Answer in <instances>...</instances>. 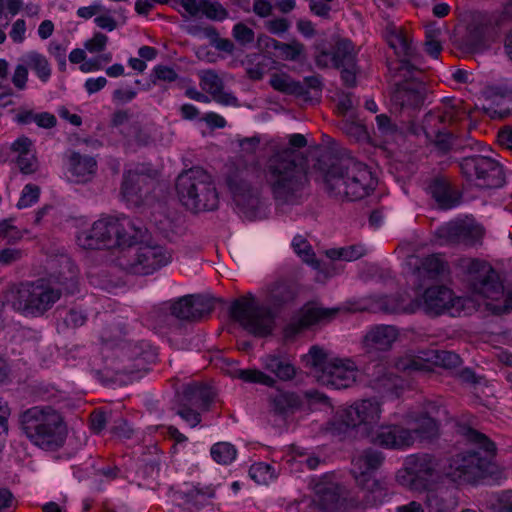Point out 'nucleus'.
I'll list each match as a JSON object with an SVG mask.
<instances>
[{"label":"nucleus","mask_w":512,"mask_h":512,"mask_svg":"<svg viewBox=\"0 0 512 512\" xmlns=\"http://www.w3.org/2000/svg\"><path fill=\"white\" fill-rule=\"evenodd\" d=\"M258 45H264L266 48H273L278 51V57L284 61H302L305 59V46L298 40H292L288 43L280 42L267 35L260 34L257 39Z\"/></svg>","instance_id":"nucleus-29"},{"label":"nucleus","mask_w":512,"mask_h":512,"mask_svg":"<svg viewBox=\"0 0 512 512\" xmlns=\"http://www.w3.org/2000/svg\"><path fill=\"white\" fill-rule=\"evenodd\" d=\"M91 228L103 247L124 248L136 240L139 231L127 217H104L95 221Z\"/></svg>","instance_id":"nucleus-14"},{"label":"nucleus","mask_w":512,"mask_h":512,"mask_svg":"<svg viewBox=\"0 0 512 512\" xmlns=\"http://www.w3.org/2000/svg\"><path fill=\"white\" fill-rule=\"evenodd\" d=\"M185 397L187 403L177 411V414L191 427H195L200 423L201 418L199 412L192 409V407L199 410H206L211 400L210 395L206 389L200 386H194L187 388Z\"/></svg>","instance_id":"nucleus-26"},{"label":"nucleus","mask_w":512,"mask_h":512,"mask_svg":"<svg viewBox=\"0 0 512 512\" xmlns=\"http://www.w3.org/2000/svg\"><path fill=\"white\" fill-rule=\"evenodd\" d=\"M20 425L26 437L43 449H56L64 443V420L51 406H34L27 409L20 416Z\"/></svg>","instance_id":"nucleus-5"},{"label":"nucleus","mask_w":512,"mask_h":512,"mask_svg":"<svg viewBox=\"0 0 512 512\" xmlns=\"http://www.w3.org/2000/svg\"><path fill=\"white\" fill-rule=\"evenodd\" d=\"M383 460V454L373 449L358 453L352 460V473L355 479L372 475L371 473L381 466Z\"/></svg>","instance_id":"nucleus-31"},{"label":"nucleus","mask_w":512,"mask_h":512,"mask_svg":"<svg viewBox=\"0 0 512 512\" xmlns=\"http://www.w3.org/2000/svg\"><path fill=\"white\" fill-rule=\"evenodd\" d=\"M410 429L417 435V440L431 439L438 434V425L429 416L419 418L416 426Z\"/></svg>","instance_id":"nucleus-47"},{"label":"nucleus","mask_w":512,"mask_h":512,"mask_svg":"<svg viewBox=\"0 0 512 512\" xmlns=\"http://www.w3.org/2000/svg\"><path fill=\"white\" fill-rule=\"evenodd\" d=\"M155 81H163V82H173L176 81L178 78V74L176 71L166 65H158L153 70Z\"/></svg>","instance_id":"nucleus-59"},{"label":"nucleus","mask_w":512,"mask_h":512,"mask_svg":"<svg viewBox=\"0 0 512 512\" xmlns=\"http://www.w3.org/2000/svg\"><path fill=\"white\" fill-rule=\"evenodd\" d=\"M77 243L84 249H99L103 247L98 237L94 235L91 227L84 229L77 234Z\"/></svg>","instance_id":"nucleus-52"},{"label":"nucleus","mask_w":512,"mask_h":512,"mask_svg":"<svg viewBox=\"0 0 512 512\" xmlns=\"http://www.w3.org/2000/svg\"><path fill=\"white\" fill-rule=\"evenodd\" d=\"M249 172L244 169L229 175L227 184L236 206L247 218L258 217L261 208L259 192L248 181Z\"/></svg>","instance_id":"nucleus-18"},{"label":"nucleus","mask_w":512,"mask_h":512,"mask_svg":"<svg viewBox=\"0 0 512 512\" xmlns=\"http://www.w3.org/2000/svg\"><path fill=\"white\" fill-rule=\"evenodd\" d=\"M293 298L291 287L285 282H276L268 289L267 305L279 306Z\"/></svg>","instance_id":"nucleus-41"},{"label":"nucleus","mask_w":512,"mask_h":512,"mask_svg":"<svg viewBox=\"0 0 512 512\" xmlns=\"http://www.w3.org/2000/svg\"><path fill=\"white\" fill-rule=\"evenodd\" d=\"M179 201L192 212L213 211L219 205V195L211 176L193 168L181 173L176 180Z\"/></svg>","instance_id":"nucleus-7"},{"label":"nucleus","mask_w":512,"mask_h":512,"mask_svg":"<svg viewBox=\"0 0 512 512\" xmlns=\"http://www.w3.org/2000/svg\"><path fill=\"white\" fill-rule=\"evenodd\" d=\"M11 150L17 154V156L26 155L28 153L33 152V144L32 141L25 137H19L12 143Z\"/></svg>","instance_id":"nucleus-63"},{"label":"nucleus","mask_w":512,"mask_h":512,"mask_svg":"<svg viewBox=\"0 0 512 512\" xmlns=\"http://www.w3.org/2000/svg\"><path fill=\"white\" fill-rule=\"evenodd\" d=\"M107 43L108 37L101 32H96L84 43V48L90 53H99L105 50Z\"/></svg>","instance_id":"nucleus-56"},{"label":"nucleus","mask_w":512,"mask_h":512,"mask_svg":"<svg viewBox=\"0 0 512 512\" xmlns=\"http://www.w3.org/2000/svg\"><path fill=\"white\" fill-rule=\"evenodd\" d=\"M327 192L340 200H359L370 194L375 179L366 165L352 159L340 160L323 170Z\"/></svg>","instance_id":"nucleus-3"},{"label":"nucleus","mask_w":512,"mask_h":512,"mask_svg":"<svg viewBox=\"0 0 512 512\" xmlns=\"http://www.w3.org/2000/svg\"><path fill=\"white\" fill-rule=\"evenodd\" d=\"M292 247L294 252L303 260V262L311 265L318 270L317 280L324 281L329 277L328 273L322 271L319 261L315 257V253L309 242L301 235L293 238Z\"/></svg>","instance_id":"nucleus-32"},{"label":"nucleus","mask_w":512,"mask_h":512,"mask_svg":"<svg viewBox=\"0 0 512 512\" xmlns=\"http://www.w3.org/2000/svg\"><path fill=\"white\" fill-rule=\"evenodd\" d=\"M16 162L20 170L25 174H30L37 169V159L34 151L26 155L17 156Z\"/></svg>","instance_id":"nucleus-58"},{"label":"nucleus","mask_w":512,"mask_h":512,"mask_svg":"<svg viewBox=\"0 0 512 512\" xmlns=\"http://www.w3.org/2000/svg\"><path fill=\"white\" fill-rule=\"evenodd\" d=\"M201 12L213 20H223L228 16L227 10L216 0H202Z\"/></svg>","instance_id":"nucleus-50"},{"label":"nucleus","mask_w":512,"mask_h":512,"mask_svg":"<svg viewBox=\"0 0 512 512\" xmlns=\"http://www.w3.org/2000/svg\"><path fill=\"white\" fill-rule=\"evenodd\" d=\"M269 83L273 89L281 93L302 95L305 92L304 86L286 73H273Z\"/></svg>","instance_id":"nucleus-35"},{"label":"nucleus","mask_w":512,"mask_h":512,"mask_svg":"<svg viewBox=\"0 0 512 512\" xmlns=\"http://www.w3.org/2000/svg\"><path fill=\"white\" fill-rule=\"evenodd\" d=\"M422 309L429 315L449 313L451 316H459L462 312L469 313L475 309V303L467 298L457 297L445 286H432L425 290L420 299L416 300L409 308H402L409 312Z\"/></svg>","instance_id":"nucleus-13"},{"label":"nucleus","mask_w":512,"mask_h":512,"mask_svg":"<svg viewBox=\"0 0 512 512\" xmlns=\"http://www.w3.org/2000/svg\"><path fill=\"white\" fill-rule=\"evenodd\" d=\"M394 366L397 370L404 372H429L432 370L430 359L408 354L397 358Z\"/></svg>","instance_id":"nucleus-36"},{"label":"nucleus","mask_w":512,"mask_h":512,"mask_svg":"<svg viewBox=\"0 0 512 512\" xmlns=\"http://www.w3.org/2000/svg\"><path fill=\"white\" fill-rule=\"evenodd\" d=\"M454 484L442 482L424 491L425 502L433 512H450L457 506Z\"/></svg>","instance_id":"nucleus-27"},{"label":"nucleus","mask_w":512,"mask_h":512,"mask_svg":"<svg viewBox=\"0 0 512 512\" xmlns=\"http://www.w3.org/2000/svg\"><path fill=\"white\" fill-rule=\"evenodd\" d=\"M24 256V251L19 248H4L0 250V265L9 266L19 262Z\"/></svg>","instance_id":"nucleus-57"},{"label":"nucleus","mask_w":512,"mask_h":512,"mask_svg":"<svg viewBox=\"0 0 512 512\" xmlns=\"http://www.w3.org/2000/svg\"><path fill=\"white\" fill-rule=\"evenodd\" d=\"M28 80V66H26L23 62L15 67L12 83L19 90H24L26 88V83Z\"/></svg>","instance_id":"nucleus-60"},{"label":"nucleus","mask_w":512,"mask_h":512,"mask_svg":"<svg viewBox=\"0 0 512 512\" xmlns=\"http://www.w3.org/2000/svg\"><path fill=\"white\" fill-rule=\"evenodd\" d=\"M421 72L410 68V72L406 76L398 75L397 78H403V81H396V89L393 93L392 100L400 108H418L420 107L426 96V86L420 79Z\"/></svg>","instance_id":"nucleus-19"},{"label":"nucleus","mask_w":512,"mask_h":512,"mask_svg":"<svg viewBox=\"0 0 512 512\" xmlns=\"http://www.w3.org/2000/svg\"><path fill=\"white\" fill-rule=\"evenodd\" d=\"M397 480L402 486L416 492H424L439 483L448 482L445 464L430 454L408 456L404 468L397 474Z\"/></svg>","instance_id":"nucleus-8"},{"label":"nucleus","mask_w":512,"mask_h":512,"mask_svg":"<svg viewBox=\"0 0 512 512\" xmlns=\"http://www.w3.org/2000/svg\"><path fill=\"white\" fill-rule=\"evenodd\" d=\"M338 490L337 486L332 485L322 492L319 501L323 509L332 511L339 508L340 493Z\"/></svg>","instance_id":"nucleus-51"},{"label":"nucleus","mask_w":512,"mask_h":512,"mask_svg":"<svg viewBox=\"0 0 512 512\" xmlns=\"http://www.w3.org/2000/svg\"><path fill=\"white\" fill-rule=\"evenodd\" d=\"M340 312V308H324L319 305L305 306L299 315V318L291 322L285 329V337H293L303 328L314 324L326 323L334 319Z\"/></svg>","instance_id":"nucleus-23"},{"label":"nucleus","mask_w":512,"mask_h":512,"mask_svg":"<svg viewBox=\"0 0 512 512\" xmlns=\"http://www.w3.org/2000/svg\"><path fill=\"white\" fill-rule=\"evenodd\" d=\"M467 439L479 450L469 449L453 456L445 464L448 482L470 483L481 477L488 464V457L494 452V444L483 434L467 429Z\"/></svg>","instance_id":"nucleus-6"},{"label":"nucleus","mask_w":512,"mask_h":512,"mask_svg":"<svg viewBox=\"0 0 512 512\" xmlns=\"http://www.w3.org/2000/svg\"><path fill=\"white\" fill-rule=\"evenodd\" d=\"M434 363L447 369H452L460 365V357L451 351H440L434 355Z\"/></svg>","instance_id":"nucleus-55"},{"label":"nucleus","mask_w":512,"mask_h":512,"mask_svg":"<svg viewBox=\"0 0 512 512\" xmlns=\"http://www.w3.org/2000/svg\"><path fill=\"white\" fill-rule=\"evenodd\" d=\"M382 411V403L378 399H361L344 410L342 420L347 427L369 438L376 430Z\"/></svg>","instance_id":"nucleus-16"},{"label":"nucleus","mask_w":512,"mask_h":512,"mask_svg":"<svg viewBox=\"0 0 512 512\" xmlns=\"http://www.w3.org/2000/svg\"><path fill=\"white\" fill-rule=\"evenodd\" d=\"M460 267L467 274L474 298H468L475 303V308L484 304L495 314H501L512 309V298L504 291L497 273L492 267L482 261L464 258L459 261Z\"/></svg>","instance_id":"nucleus-2"},{"label":"nucleus","mask_w":512,"mask_h":512,"mask_svg":"<svg viewBox=\"0 0 512 512\" xmlns=\"http://www.w3.org/2000/svg\"><path fill=\"white\" fill-rule=\"evenodd\" d=\"M94 22L97 27L107 31H113L117 27V21L111 15L110 11L105 8L104 12L98 14L97 17L94 18Z\"/></svg>","instance_id":"nucleus-61"},{"label":"nucleus","mask_w":512,"mask_h":512,"mask_svg":"<svg viewBox=\"0 0 512 512\" xmlns=\"http://www.w3.org/2000/svg\"><path fill=\"white\" fill-rule=\"evenodd\" d=\"M464 114L465 111L460 108V102H454L446 105L442 114L431 113L427 115L425 121L427 124H431L435 120H439L443 123H452L459 120Z\"/></svg>","instance_id":"nucleus-45"},{"label":"nucleus","mask_w":512,"mask_h":512,"mask_svg":"<svg viewBox=\"0 0 512 512\" xmlns=\"http://www.w3.org/2000/svg\"><path fill=\"white\" fill-rule=\"evenodd\" d=\"M265 27L272 34L282 35L288 31L290 24L285 18H277L266 21Z\"/></svg>","instance_id":"nucleus-62"},{"label":"nucleus","mask_w":512,"mask_h":512,"mask_svg":"<svg viewBox=\"0 0 512 512\" xmlns=\"http://www.w3.org/2000/svg\"><path fill=\"white\" fill-rule=\"evenodd\" d=\"M432 195L442 209H450L459 203L457 194L442 182H437L432 186Z\"/></svg>","instance_id":"nucleus-37"},{"label":"nucleus","mask_w":512,"mask_h":512,"mask_svg":"<svg viewBox=\"0 0 512 512\" xmlns=\"http://www.w3.org/2000/svg\"><path fill=\"white\" fill-rule=\"evenodd\" d=\"M232 318L255 336H266L274 327L275 314L267 304L248 294L234 301L230 308Z\"/></svg>","instance_id":"nucleus-12"},{"label":"nucleus","mask_w":512,"mask_h":512,"mask_svg":"<svg viewBox=\"0 0 512 512\" xmlns=\"http://www.w3.org/2000/svg\"><path fill=\"white\" fill-rule=\"evenodd\" d=\"M212 458L220 464H228L236 457V449L227 442H219L211 448Z\"/></svg>","instance_id":"nucleus-48"},{"label":"nucleus","mask_w":512,"mask_h":512,"mask_svg":"<svg viewBox=\"0 0 512 512\" xmlns=\"http://www.w3.org/2000/svg\"><path fill=\"white\" fill-rule=\"evenodd\" d=\"M61 289L45 280L21 284L7 294V303L17 312L40 316L50 309L61 297Z\"/></svg>","instance_id":"nucleus-9"},{"label":"nucleus","mask_w":512,"mask_h":512,"mask_svg":"<svg viewBox=\"0 0 512 512\" xmlns=\"http://www.w3.org/2000/svg\"><path fill=\"white\" fill-rule=\"evenodd\" d=\"M20 60L28 66V68L32 69L41 81L46 82L49 80L51 76V66L43 54L30 51L24 54Z\"/></svg>","instance_id":"nucleus-34"},{"label":"nucleus","mask_w":512,"mask_h":512,"mask_svg":"<svg viewBox=\"0 0 512 512\" xmlns=\"http://www.w3.org/2000/svg\"><path fill=\"white\" fill-rule=\"evenodd\" d=\"M498 14L478 13L474 16V29L478 35L492 36L495 29L501 25Z\"/></svg>","instance_id":"nucleus-39"},{"label":"nucleus","mask_w":512,"mask_h":512,"mask_svg":"<svg viewBox=\"0 0 512 512\" xmlns=\"http://www.w3.org/2000/svg\"><path fill=\"white\" fill-rule=\"evenodd\" d=\"M232 34L235 40L241 45L251 44L255 38L254 31L242 22L234 25Z\"/></svg>","instance_id":"nucleus-54"},{"label":"nucleus","mask_w":512,"mask_h":512,"mask_svg":"<svg viewBox=\"0 0 512 512\" xmlns=\"http://www.w3.org/2000/svg\"><path fill=\"white\" fill-rule=\"evenodd\" d=\"M250 476L258 484H267L270 480H273L276 475L273 468L265 463H256L250 467Z\"/></svg>","instance_id":"nucleus-49"},{"label":"nucleus","mask_w":512,"mask_h":512,"mask_svg":"<svg viewBox=\"0 0 512 512\" xmlns=\"http://www.w3.org/2000/svg\"><path fill=\"white\" fill-rule=\"evenodd\" d=\"M156 181L150 176L136 171H128L123 176L121 197L131 206L140 208L155 202Z\"/></svg>","instance_id":"nucleus-17"},{"label":"nucleus","mask_w":512,"mask_h":512,"mask_svg":"<svg viewBox=\"0 0 512 512\" xmlns=\"http://www.w3.org/2000/svg\"><path fill=\"white\" fill-rule=\"evenodd\" d=\"M336 68L349 66L355 63V51L352 43L347 39L339 40L334 50Z\"/></svg>","instance_id":"nucleus-43"},{"label":"nucleus","mask_w":512,"mask_h":512,"mask_svg":"<svg viewBox=\"0 0 512 512\" xmlns=\"http://www.w3.org/2000/svg\"><path fill=\"white\" fill-rule=\"evenodd\" d=\"M498 143L512 151V126H505L498 131L497 134Z\"/></svg>","instance_id":"nucleus-64"},{"label":"nucleus","mask_w":512,"mask_h":512,"mask_svg":"<svg viewBox=\"0 0 512 512\" xmlns=\"http://www.w3.org/2000/svg\"><path fill=\"white\" fill-rule=\"evenodd\" d=\"M385 37L390 48L400 58V65L396 67L398 75L406 76V73H409L412 68L409 59L413 57L415 51L408 31L402 26L389 23L386 27Z\"/></svg>","instance_id":"nucleus-21"},{"label":"nucleus","mask_w":512,"mask_h":512,"mask_svg":"<svg viewBox=\"0 0 512 512\" xmlns=\"http://www.w3.org/2000/svg\"><path fill=\"white\" fill-rule=\"evenodd\" d=\"M173 316L182 320H197L212 311V304L201 296L187 295L171 303Z\"/></svg>","instance_id":"nucleus-25"},{"label":"nucleus","mask_w":512,"mask_h":512,"mask_svg":"<svg viewBox=\"0 0 512 512\" xmlns=\"http://www.w3.org/2000/svg\"><path fill=\"white\" fill-rule=\"evenodd\" d=\"M419 271L429 278H434L447 271V264L440 255H429L422 260Z\"/></svg>","instance_id":"nucleus-42"},{"label":"nucleus","mask_w":512,"mask_h":512,"mask_svg":"<svg viewBox=\"0 0 512 512\" xmlns=\"http://www.w3.org/2000/svg\"><path fill=\"white\" fill-rule=\"evenodd\" d=\"M297 153L285 148L272 155L264 168L265 183L279 206L299 204L305 197L309 179Z\"/></svg>","instance_id":"nucleus-1"},{"label":"nucleus","mask_w":512,"mask_h":512,"mask_svg":"<svg viewBox=\"0 0 512 512\" xmlns=\"http://www.w3.org/2000/svg\"><path fill=\"white\" fill-rule=\"evenodd\" d=\"M460 168L463 175L479 188H499L504 184L501 165L490 157H466L460 163Z\"/></svg>","instance_id":"nucleus-15"},{"label":"nucleus","mask_w":512,"mask_h":512,"mask_svg":"<svg viewBox=\"0 0 512 512\" xmlns=\"http://www.w3.org/2000/svg\"><path fill=\"white\" fill-rule=\"evenodd\" d=\"M263 370L239 369L231 371L233 378L241 379L244 382L258 383L273 387L276 380L291 381L297 374V369L291 360L283 353H269L260 358Z\"/></svg>","instance_id":"nucleus-11"},{"label":"nucleus","mask_w":512,"mask_h":512,"mask_svg":"<svg viewBox=\"0 0 512 512\" xmlns=\"http://www.w3.org/2000/svg\"><path fill=\"white\" fill-rule=\"evenodd\" d=\"M359 486H361L365 491L371 494V500L368 501L376 503L381 501L385 495V487L384 484L374 478L372 475H368L365 477H360L356 479Z\"/></svg>","instance_id":"nucleus-44"},{"label":"nucleus","mask_w":512,"mask_h":512,"mask_svg":"<svg viewBox=\"0 0 512 512\" xmlns=\"http://www.w3.org/2000/svg\"><path fill=\"white\" fill-rule=\"evenodd\" d=\"M202 90L211 95L214 101L225 106H239L238 99L229 92L223 91V82L212 70L199 72Z\"/></svg>","instance_id":"nucleus-28"},{"label":"nucleus","mask_w":512,"mask_h":512,"mask_svg":"<svg viewBox=\"0 0 512 512\" xmlns=\"http://www.w3.org/2000/svg\"><path fill=\"white\" fill-rule=\"evenodd\" d=\"M272 406L277 412H287L300 406V398L295 393L278 392L272 397Z\"/></svg>","instance_id":"nucleus-46"},{"label":"nucleus","mask_w":512,"mask_h":512,"mask_svg":"<svg viewBox=\"0 0 512 512\" xmlns=\"http://www.w3.org/2000/svg\"><path fill=\"white\" fill-rule=\"evenodd\" d=\"M301 361L318 383L334 389L353 386L359 375L358 367L352 359L335 356L319 345L311 346L301 356Z\"/></svg>","instance_id":"nucleus-4"},{"label":"nucleus","mask_w":512,"mask_h":512,"mask_svg":"<svg viewBox=\"0 0 512 512\" xmlns=\"http://www.w3.org/2000/svg\"><path fill=\"white\" fill-rule=\"evenodd\" d=\"M371 377V382L375 389L398 395V389L401 381L397 376L389 372L384 365L377 364Z\"/></svg>","instance_id":"nucleus-33"},{"label":"nucleus","mask_w":512,"mask_h":512,"mask_svg":"<svg viewBox=\"0 0 512 512\" xmlns=\"http://www.w3.org/2000/svg\"><path fill=\"white\" fill-rule=\"evenodd\" d=\"M97 171V161L88 155L73 152L68 158V172L76 183L90 181Z\"/></svg>","instance_id":"nucleus-30"},{"label":"nucleus","mask_w":512,"mask_h":512,"mask_svg":"<svg viewBox=\"0 0 512 512\" xmlns=\"http://www.w3.org/2000/svg\"><path fill=\"white\" fill-rule=\"evenodd\" d=\"M400 338L397 326L378 324L371 326L363 335L361 347L367 354L390 351Z\"/></svg>","instance_id":"nucleus-22"},{"label":"nucleus","mask_w":512,"mask_h":512,"mask_svg":"<svg viewBox=\"0 0 512 512\" xmlns=\"http://www.w3.org/2000/svg\"><path fill=\"white\" fill-rule=\"evenodd\" d=\"M366 254V249L360 244L333 248L326 251L331 260L355 261Z\"/></svg>","instance_id":"nucleus-40"},{"label":"nucleus","mask_w":512,"mask_h":512,"mask_svg":"<svg viewBox=\"0 0 512 512\" xmlns=\"http://www.w3.org/2000/svg\"><path fill=\"white\" fill-rule=\"evenodd\" d=\"M439 235L449 243L473 245L481 240L484 229L473 221H458L441 227Z\"/></svg>","instance_id":"nucleus-24"},{"label":"nucleus","mask_w":512,"mask_h":512,"mask_svg":"<svg viewBox=\"0 0 512 512\" xmlns=\"http://www.w3.org/2000/svg\"><path fill=\"white\" fill-rule=\"evenodd\" d=\"M40 188L33 184H27L21 194V197L17 203V207L19 209L27 208L34 203H36L39 199Z\"/></svg>","instance_id":"nucleus-53"},{"label":"nucleus","mask_w":512,"mask_h":512,"mask_svg":"<svg viewBox=\"0 0 512 512\" xmlns=\"http://www.w3.org/2000/svg\"><path fill=\"white\" fill-rule=\"evenodd\" d=\"M137 230L139 234L136 240L123 248V254L119 258L120 266L135 274H150L168 264L171 253L156 243L139 242L142 231L139 228Z\"/></svg>","instance_id":"nucleus-10"},{"label":"nucleus","mask_w":512,"mask_h":512,"mask_svg":"<svg viewBox=\"0 0 512 512\" xmlns=\"http://www.w3.org/2000/svg\"><path fill=\"white\" fill-rule=\"evenodd\" d=\"M371 443L386 449H406L417 441V435L409 428L387 424L379 426L368 438Z\"/></svg>","instance_id":"nucleus-20"},{"label":"nucleus","mask_w":512,"mask_h":512,"mask_svg":"<svg viewBox=\"0 0 512 512\" xmlns=\"http://www.w3.org/2000/svg\"><path fill=\"white\" fill-rule=\"evenodd\" d=\"M375 134L386 142H393L401 135V130L387 115L376 116Z\"/></svg>","instance_id":"nucleus-38"}]
</instances>
